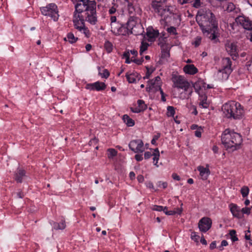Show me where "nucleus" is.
Masks as SVG:
<instances>
[{
  "instance_id": "obj_1",
  "label": "nucleus",
  "mask_w": 252,
  "mask_h": 252,
  "mask_svg": "<svg viewBox=\"0 0 252 252\" xmlns=\"http://www.w3.org/2000/svg\"><path fill=\"white\" fill-rule=\"evenodd\" d=\"M73 23L74 28L87 38L91 36V32L85 26V22L92 25L97 23L96 12V2L94 0H80L75 6Z\"/></svg>"
},
{
  "instance_id": "obj_2",
  "label": "nucleus",
  "mask_w": 252,
  "mask_h": 252,
  "mask_svg": "<svg viewBox=\"0 0 252 252\" xmlns=\"http://www.w3.org/2000/svg\"><path fill=\"white\" fill-rule=\"evenodd\" d=\"M196 21L204 35L212 40L216 38L218 22L215 16L210 10L201 9L198 10Z\"/></svg>"
},
{
  "instance_id": "obj_3",
  "label": "nucleus",
  "mask_w": 252,
  "mask_h": 252,
  "mask_svg": "<svg viewBox=\"0 0 252 252\" xmlns=\"http://www.w3.org/2000/svg\"><path fill=\"white\" fill-rule=\"evenodd\" d=\"M151 5L153 11L161 17L160 24L167 25L173 15L172 6L167 4V0H153Z\"/></svg>"
},
{
  "instance_id": "obj_4",
  "label": "nucleus",
  "mask_w": 252,
  "mask_h": 252,
  "mask_svg": "<svg viewBox=\"0 0 252 252\" xmlns=\"http://www.w3.org/2000/svg\"><path fill=\"white\" fill-rule=\"evenodd\" d=\"M242 142L241 136L229 129H225L222 133V144L229 152H233L238 149Z\"/></svg>"
},
{
  "instance_id": "obj_5",
  "label": "nucleus",
  "mask_w": 252,
  "mask_h": 252,
  "mask_svg": "<svg viewBox=\"0 0 252 252\" xmlns=\"http://www.w3.org/2000/svg\"><path fill=\"white\" fill-rule=\"evenodd\" d=\"M223 113L228 118L240 119L244 115V110L242 105L235 101H229L222 107Z\"/></svg>"
},
{
  "instance_id": "obj_6",
  "label": "nucleus",
  "mask_w": 252,
  "mask_h": 252,
  "mask_svg": "<svg viewBox=\"0 0 252 252\" xmlns=\"http://www.w3.org/2000/svg\"><path fill=\"white\" fill-rule=\"evenodd\" d=\"M173 83V87L184 91V94L181 93L180 97L182 99L188 98L192 94V90L190 83L182 76H174L172 78Z\"/></svg>"
},
{
  "instance_id": "obj_7",
  "label": "nucleus",
  "mask_w": 252,
  "mask_h": 252,
  "mask_svg": "<svg viewBox=\"0 0 252 252\" xmlns=\"http://www.w3.org/2000/svg\"><path fill=\"white\" fill-rule=\"evenodd\" d=\"M231 65L232 62L230 58H223L220 62V67L214 74L215 79L220 81L227 80L233 70Z\"/></svg>"
},
{
  "instance_id": "obj_8",
  "label": "nucleus",
  "mask_w": 252,
  "mask_h": 252,
  "mask_svg": "<svg viewBox=\"0 0 252 252\" xmlns=\"http://www.w3.org/2000/svg\"><path fill=\"white\" fill-rule=\"evenodd\" d=\"M127 26L128 35L133 34L135 35H141L144 32V28L139 20L136 17L131 16L126 23Z\"/></svg>"
},
{
  "instance_id": "obj_9",
  "label": "nucleus",
  "mask_w": 252,
  "mask_h": 252,
  "mask_svg": "<svg viewBox=\"0 0 252 252\" xmlns=\"http://www.w3.org/2000/svg\"><path fill=\"white\" fill-rule=\"evenodd\" d=\"M40 11L43 15L49 16L54 21H57L59 15L57 6L53 3L47 4L40 8Z\"/></svg>"
},
{
  "instance_id": "obj_10",
  "label": "nucleus",
  "mask_w": 252,
  "mask_h": 252,
  "mask_svg": "<svg viewBox=\"0 0 252 252\" xmlns=\"http://www.w3.org/2000/svg\"><path fill=\"white\" fill-rule=\"evenodd\" d=\"M236 22L241 25L245 29L250 31L248 35V39L252 42V22L250 19L243 16H239L235 19Z\"/></svg>"
},
{
  "instance_id": "obj_11",
  "label": "nucleus",
  "mask_w": 252,
  "mask_h": 252,
  "mask_svg": "<svg viewBox=\"0 0 252 252\" xmlns=\"http://www.w3.org/2000/svg\"><path fill=\"white\" fill-rule=\"evenodd\" d=\"M111 27V31L116 35H128L127 26L120 23H118Z\"/></svg>"
},
{
  "instance_id": "obj_12",
  "label": "nucleus",
  "mask_w": 252,
  "mask_h": 252,
  "mask_svg": "<svg viewBox=\"0 0 252 252\" xmlns=\"http://www.w3.org/2000/svg\"><path fill=\"white\" fill-rule=\"evenodd\" d=\"M128 146L129 149L135 153H143L145 151L143 142L140 139L131 141L129 143Z\"/></svg>"
},
{
  "instance_id": "obj_13",
  "label": "nucleus",
  "mask_w": 252,
  "mask_h": 252,
  "mask_svg": "<svg viewBox=\"0 0 252 252\" xmlns=\"http://www.w3.org/2000/svg\"><path fill=\"white\" fill-rule=\"evenodd\" d=\"M192 86L198 94L205 93L207 89L212 88L213 87L210 85L206 84L204 81L201 79H198L197 81L192 84Z\"/></svg>"
},
{
  "instance_id": "obj_14",
  "label": "nucleus",
  "mask_w": 252,
  "mask_h": 252,
  "mask_svg": "<svg viewBox=\"0 0 252 252\" xmlns=\"http://www.w3.org/2000/svg\"><path fill=\"white\" fill-rule=\"evenodd\" d=\"M225 48L227 52L233 59H235L238 57L239 49L236 43L227 41L225 44Z\"/></svg>"
},
{
  "instance_id": "obj_15",
  "label": "nucleus",
  "mask_w": 252,
  "mask_h": 252,
  "mask_svg": "<svg viewBox=\"0 0 252 252\" xmlns=\"http://www.w3.org/2000/svg\"><path fill=\"white\" fill-rule=\"evenodd\" d=\"M212 220L208 217H203L198 222V227L200 231L206 232L209 230L212 226Z\"/></svg>"
},
{
  "instance_id": "obj_16",
  "label": "nucleus",
  "mask_w": 252,
  "mask_h": 252,
  "mask_svg": "<svg viewBox=\"0 0 252 252\" xmlns=\"http://www.w3.org/2000/svg\"><path fill=\"white\" fill-rule=\"evenodd\" d=\"M106 86L103 82L96 81L93 83H89L86 85L85 88L90 91H101L105 89Z\"/></svg>"
},
{
  "instance_id": "obj_17",
  "label": "nucleus",
  "mask_w": 252,
  "mask_h": 252,
  "mask_svg": "<svg viewBox=\"0 0 252 252\" xmlns=\"http://www.w3.org/2000/svg\"><path fill=\"white\" fill-rule=\"evenodd\" d=\"M127 9L128 12L131 14L135 15H141L142 13V9L136 2H130L128 1Z\"/></svg>"
},
{
  "instance_id": "obj_18",
  "label": "nucleus",
  "mask_w": 252,
  "mask_h": 252,
  "mask_svg": "<svg viewBox=\"0 0 252 252\" xmlns=\"http://www.w3.org/2000/svg\"><path fill=\"white\" fill-rule=\"evenodd\" d=\"M160 78L157 76L154 79L150 80L148 83L149 90L158 91L160 87Z\"/></svg>"
},
{
  "instance_id": "obj_19",
  "label": "nucleus",
  "mask_w": 252,
  "mask_h": 252,
  "mask_svg": "<svg viewBox=\"0 0 252 252\" xmlns=\"http://www.w3.org/2000/svg\"><path fill=\"white\" fill-rule=\"evenodd\" d=\"M197 168L199 172V175L201 178L203 180L207 179L210 173L208 165L206 167L200 165L198 166Z\"/></svg>"
},
{
  "instance_id": "obj_20",
  "label": "nucleus",
  "mask_w": 252,
  "mask_h": 252,
  "mask_svg": "<svg viewBox=\"0 0 252 252\" xmlns=\"http://www.w3.org/2000/svg\"><path fill=\"white\" fill-rule=\"evenodd\" d=\"M230 210L232 214V215L238 219H241L243 217V215L241 213V209L235 204H231L229 205Z\"/></svg>"
},
{
  "instance_id": "obj_21",
  "label": "nucleus",
  "mask_w": 252,
  "mask_h": 252,
  "mask_svg": "<svg viewBox=\"0 0 252 252\" xmlns=\"http://www.w3.org/2000/svg\"><path fill=\"white\" fill-rule=\"evenodd\" d=\"M199 100L200 101L199 106L203 108H207L209 106V102L207 100V97L205 94V93H201L198 94Z\"/></svg>"
},
{
  "instance_id": "obj_22",
  "label": "nucleus",
  "mask_w": 252,
  "mask_h": 252,
  "mask_svg": "<svg viewBox=\"0 0 252 252\" xmlns=\"http://www.w3.org/2000/svg\"><path fill=\"white\" fill-rule=\"evenodd\" d=\"M183 70L186 74L189 75H194L198 72V69L193 64H186Z\"/></svg>"
},
{
  "instance_id": "obj_23",
  "label": "nucleus",
  "mask_w": 252,
  "mask_h": 252,
  "mask_svg": "<svg viewBox=\"0 0 252 252\" xmlns=\"http://www.w3.org/2000/svg\"><path fill=\"white\" fill-rule=\"evenodd\" d=\"M159 32L158 31L154 29H148L147 32V36L148 40L150 42L154 41L155 39L158 36Z\"/></svg>"
},
{
  "instance_id": "obj_24",
  "label": "nucleus",
  "mask_w": 252,
  "mask_h": 252,
  "mask_svg": "<svg viewBox=\"0 0 252 252\" xmlns=\"http://www.w3.org/2000/svg\"><path fill=\"white\" fill-rule=\"evenodd\" d=\"M220 7H222V8L224 10L227 11L228 12H230L235 9V5L233 3H232V2L226 3L225 2V1H224V3Z\"/></svg>"
},
{
  "instance_id": "obj_25",
  "label": "nucleus",
  "mask_w": 252,
  "mask_h": 252,
  "mask_svg": "<svg viewBox=\"0 0 252 252\" xmlns=\"http://www.w3.org/2000/svg\"><path fill=\"white\" fill-rule=\"evenodd\" d=\"M126 76L129 83H133L136 82L138 77V73L136 72L127 73Z\"/></svg>"
},
{
  "instance_id": "obj_26",
  "label": "nucleus",
  "mask_w": 252,
  "mask_h": 252,
  "mask_svg": "<svg viewBox=\"0 0 252 252\" xmlns=\"http://www.w3.org/2000/svg\"><path fill=\"white\" fill-rule=\"evenodd\" d=\"M153 162L155 166H156L157 167H159V165L158 163V161L159 160L160 155H159V150L158 148L154 149V152L153 153Z\"/></svg>"
},
{
  "instance_id": "obj_27",
  "label": "nucleus",
  "mask_w": 252,
  "mask_h": 252,
  "mask_svg": "<svg viewBox=\"0 0 252 252\" xmlns=\"http://www.w3.org/2000/svg\"><path fill=\"white\" fill-rule=\"evenodd\" d=\"M66 227L64 220H62L60 222H53V227L55 230H63Z\"/></svg>"
},
{
  "instance_id": "obj_28",
  "label": "nucleus",
  "mask_w": 252,
  "mask_h": 252,
  "mask_svg": "<svg viewBox=\"0 0 252 252\" xmlns=\"http://www.w3.org/2000/svg\"><path fill=\"white\" fill-rule=\"evenodd\" d=\"M25 171L19 169L15 174V178L17 182L21 183L22 181V178L25 176Z\"/></svg>"
},
{
  "instance_id": "obj_29",
  "label": "nucleus",
  "mask_w": 252,
  "mask_h": 252,
  "mask_svg": "<svg viewBox=\"0 0 252 252\" xmlns=\"http://www.w3.org/2000/svg\"><path fill=\"white\" fill-rule=\"evenodd\" d=\"M123 120L128 126H132L134 125V121L127 115L123 116Z\"/></svg>"
},
{
  "instance_id": "obj_30",
  "label": "nucleus",
  "mask_w": 252,
  "mask_h": 252,
  "mask_svg": "<svg viewBox=\"0 0 252 252\" xmlns=\"http://www.w3.org/2000/svg\"><path fill=\"white\" fill-rule=\"evenodd\" d=\"M64 40L68 41L69 43L72 44L76 42L78 38L75 37L73 33L69 32L67 34L66 37L64 38Z\"/></svg>"
},
{
  "instance_id": "obj_31",
  "label": "nucleus",
  "mask_w": 252,
  "mask_h": 252,
  "mask_svg": "<svg viewBox=\"0 0 252 252\" xmlns=\"http://www.w3.org/2000/svg\"><path fill=\"white\" fill-rule=\"evenodd\" d=\"M98 74L101 77V78H107L109 76V72L107 69H104L102 70V72H101V69L100 67H98Z\"/></svg>"
},
{
  "instance_id": "obj_32",
  "label": "nucleus",
  "mask_w": 252,
  "mask_h": 252,
  "mask_svg": "<svg viewBox=\"0 0 252 252\" xmlns=\"http://www.w3.org/2000/svg\"><path fill=\"white\" fill-rule=\"evenodd\" d=\"M175 113V108L173 106H168L167 107L166 115L168 117H173Z\"/></svg>"
},
{
  "instance_id": "obj_33",
  "label": "nucleus",
  "mask_w": 252,
  "mask_h": 252,
  "mask_svg": "<svg viewBox=\"0 0 252 252\" xmlns=\"http://www.w3.org/2000/svg\"><path fill=\"white\" fill-rule=\"evenodd\" d=\"M241 193L243 197H247L250 192L249 188L247 186H243L240 190Z\"/></svg>"
},
{
  "instance_id": "obj_34",
  "label": "nucleus",
  "mask_w": 252,
  "mask_h": 252,
  "mask_svg": "<svg viewBox=\"0 0 252 252\" xmlns=\"http://www.w3.org/2000/svg\"><path fill=\"white\" fill-rule=\"evenodd\" d=\"M191 2L193 7L198 8L201 6L203 3L204 0H192Z\"/></svg>"
},
{
  "instance_id": "obj_35",
  "label": "nucleus",
  "mask_w": 252,
  "mask_h": 252,
  "mask_svg": "<svg viewBox=\"0 0 252 252\" xmlns=\"http://www.w3.org/2000/svg\"><path fill=\"white\" fill-rule=\"evenodd\" d=\"M229 235L230 237V239L233 242H235L238 241V239L237 238L236 231L234 230H231L229 231Z\"/></svg>"
},
{
  "instance_id": "obj_36",
  "label": "nucleus",
  "mask_w": 252,
  "mask_h": 252,
  "mask_svg": "<svg viewBox=\"0 0 252 252\" xmlns=\"http://www.w3.org/2000/svg\"><path fill=\"white\" fill-rule=\"evenodd\" d=\"M138 106L142 111H143L147 108V105L143 100L139 99L137 101Z\"/></svg>"
},
{
  "instance_id": "obj_37",
  "label": "nucleus",
  "mask_w": 252,
  "mask_h": 252,
  "mask_svg": "<svg viewBox=\"0 0 252 252\" xmlns=\"http://www.w3.org/2000/svg\"><path fill=\"white\" fill-rule=\"evenodd\" d=\"M148 46H149V44L145 42L144 41H142L141 42L140 51H139L140 54L141 55H142L143 54V53H144L145 51L147 50Z\"/></svg>"
},
{
  "instance_id": "obj_38",
  "label": "nucleus",
  "mask_w": 252,
  "mask_h": 252,
  "mask_svg": "<svg viewBox=\"0 0 252 252\" xmlns=\"http://www.w3.org/2000/svg\"><path fill=\"white\" fill-rule=\"evenodd\" d=\"M104 47L108 53H110L113 50L112 44L108 41L105 42Z\"/></svg>"
},
{
  "instance_id": "obj_39",
  "label": "nucleus",
  "mask_w": 252,
  "mask_h": 252,
  "mask_svg": "<svg viewBox=\"0 0 252 252\" xmlns=\"http://www.w3.org/2000/svg\"><path fill=\"white\" fill-rule=\"evenodd\" d=\"M108 151V157L109 158H112L113 157L116 156L117 154V152L114 149H109L107 150Z\"/></svg>"
},
{
  "instance_id": "obj_40",
  "label": "nucleus",
  "mask_w": 252,
  "mask_h": 252,
  "mask_svg": "<svg viewBox=\"0 0 252 252\" xmlns=\"http://www.w3.org/2000/svg\"><path fill=\"white\" fill-rule=\"evenodd\" d=\"M201 38L199 36H197L195 37L193 41L192 42V44L194 45L195 47H198L201 43Z\"/></svg>"
},
{
  "instance_id": "obj_41",
  "label": "nucleus",
  "mask_w": 252,
  "mask_h": 252,
  "mask_svg": "<svg viewBox=\"0 0 252 252\" xmlns=\"http://www.w3.org/2000/svg\"><path fill=\"white\" fill-rule=\"evenodd\" d=\"M252 209V206L251 207H244L241 209L242 214H247L250 215L251 214V211Z\"/></svg>"
},
{
  "instance_id": "obj_42",
  "label": "nucleus",
  "mask_w": 252,
  "mask_h": 252,
  "mask_svg": "<svg viewBox=\"0 0 252 252\" xmlns=\"http://www.w3.org/2000/svg\"><path fill=\"white\" fill-rule=\"evenodd\" d=\"M110 26L111 27L113 26V24H116L118 23H119L117 20V17L116 16H111L110 17Z\"/></svg>"
},
{
  "instance_id": "obj_43",
  "label": "nucleus",
  "mask_w": 252,
  "mask_h": 252,
  "mask_svg": "<svg viewBox=\"0 0 252 252\" xmlns=\"http://www.w3.org/2000/svg\"><path fill=\"white\" fill-rule=\"evenodd\" d=\"M160 134L159 133H158L157 134L155 135L151 141V143L153 145H156L157 140L160 137Z\"/></svg>"
},
{
  "instance_id": "obj_44",
  "label": "nucleus",
  "mask_w": 252,
  "mask_h": 252,
  "mask_svg": "<svg viewBox=\"0 0 252 252\" xmlns=\"http://www.w3.org/2000/svg\"><path fill=\"white\" fill-rule=\"evenodd\" d=\"M167 31L170 34L175 35L177 34L176 29L173 27H170L167 28Z\"/></svg>"
},
{
  "instance_id": "obj_45",
  "label": "nucleus",
  "mask_w": 252,
  "mask_h": 252,
  "mask_svg": "<svg viewBox=\"0 0 252 252\" xmlns=\"http://www.w3.org/2000/svg\"><path fill=\"white\" fill-rule=\"evenodd\" d=\"M152 210L154 211L161 212L163 210V207L162 206L154 205L152 207Z\"/></svg>"
},
{
  "instance_id": "obj_46",
  "label": "nucleus",
  "mask_w": 252,
  "mask_h": 252,
  "mask_svg": "<svg viewBox=\"0 0 252 252\" xmlns=\"http://www.w3.org/2000/svg\"><path fill=\"white\" fill-rule=\"evenodd\" d=\"M153 71V70L152 69L151 70L150 69L147 68V72L145 76L144 77V79H148L150 77L151 74L152 73Z\"/></svg>"
},
{
  "instance_id": "obj_47",
  "label": "nucleus",
  "mask_w": 252,
  "mask_h": 252,
  "mask_svg": "<svg viewBox=\"0 0 252 252\" xmlns=\"http://www.w3.org/2000/svg\"><path fill=\"white\" fill-rule=\"evenodd\" d=\"M199 236L197 235L196 232H192L191 234V238L194 241H197L199 239Z\"/></svg>"
},
{
  "instance_id": "obj_48",
  "label": "nucleus",
  "mask_w": 252,
  "mask_h": 252,
  "mask_svg": "<svg viewBox=\"0 0 252 252\" xmlns=\"http://www.w3.org/2000/svg\"><path fill=\"white\" fill-rule=\"evenodd\" d=\"M202 129L201 128H197L195 131L194 134L197 137H200L201 136Z\"/></svg>"
},
{
  "instance_id": "obj_49",
  "label": "nucleus",
  "mask_w": 252,
  "mask_h": 252,
  "mask_svg": "<svg viewBox=\"0 0 252 252\" xmlns=\"http://www.w3.org/2000/svg\"><path fill=\"white\" fill-rule=\"evenodd\" d=\"M98 2L100 3V4L106 6L110 0H97Z\"/></svg>"
},
{
  "instance_id": "obj_50",
  "label": "nucleus",
  "mask_w": 252,
  "mask_h": 252,
  "mask_svg": "<svg viewBox=\"0 0 252 252\" xmlns=\"http://www.w3.org/2000/svg\"><path fill=\"white\" fill-rule=\"evenodd\" d=\"M227 245H228V242H227V241H226L225 240H222L221 243V246L220 247V250L221 251L222 250H223L222 247H225Z\"/></svg>"
},
{
  "instance_id": "obj_51",
  "label": "nucleus",
  "mask_w": 252,
  "mask_h": 252,
  "mask_svg": "<svg viewBox=\"0 0 252 252\" xmlns=\"http://www.w3.org/2000/svg\"><path fill=\"white\" fill-rule=\"evenodd\" d=\"M130 110L132 112L135 113H138L142 111L138 107H136L135 108H131Z\"/></svg>"
},
{
  "instance_id": "obj_52",
  "label": "nucleus",
  "mask_w": 252,
  "mask_h": 252,
  "mask_svg": "<svg viewBox=\"0 0 252 252\" xmlns=\"http://www.w3.org/2000/svg\"><path fill=\"white\" fill-rule=\"evenodd\" d=\"M158 90H159V91H160L162 101L165 102L166 101V98H165L164 94L162 89L161 88H160L159 89H158Z\"/></svg>"
},
{
  "instance_id": "obj_53",
  "label": "nucleus",
  "mask_w": 252,
  "mask_h": 252,
  "mask_svg": "<svg viewBox=\"0 0 252 252\" xmlns=\"http://www.w3.org/2000/svg\"><path fill=\"white\" fill-rule=\"evenodd\" d=\"M158 186L159 187H162L163 189H165L167 187V183L166 182H159Z\"/></svg>"
},
{
  "instance_id": "obj_54",
  "label": "nucleus",
  "mask_w": 252,
  "mask_h": 252,
  "mask_svg": "<svg viewBox=\"0 0 252 252\" xmlns=\"http://www.w3.org/2000/svg\"><path fill=\"white\" fill-rule=\"evenodd\" d=\"M178 1L181 4H184L187 3H191L193 2L192 0H178Z\"/></svg>"
},
{
  "instance_id": "obj_55",
  "label": "nucleus",
  "mask_w": 252,
  "mask_h": 252,
  "mask_svg": "<svg viewBox=\"0 0 252 252\" xmlns=\"http://www.w3.org/2000/svg\"><path fill=\"white\" fill-rule=\"evenodd\" d=\"M152 156H153V154L150 152H146L144 153V158L146 159H149Z\"/></svg>"
},
{
  "instance_id": "obj_56",
  "label": "nucleus",
  "mask_w": 252,
  "mask_h": 252,
  "mask_svg": "<svg viewBox=\"0 0 252 252\" xmlns=\"http://www.w3.org/2000/svg\"><path fill=\"white\" fill-rule=\"evenodd\" d=\"M135 158L137 161H140L143 159V158L142 155L137 154L135 156Z\"/></svg>"
},
{
  "instance_id": "obj_57",
  "label": "nucleus",
  "mask_w": 252,
  "mask_h": 252,
  "mask_svg": "<svg viewBox=\"0 0 252 252\" xmlns=\"http://www.w3.org/2000/svg\"><path fill=\"white\" fill-rule=\"evenodd\" d=\"M116 8H115L114 7H111V8L109 9V11H108V12H109V13L110 14L112 15V14H115V12H116Z\"/></svg>"
},
{
  "instance_id": "obj_58",
  "label": "nucleus",
  "mask_w": 252,
  "mask_h": 252,
  "mask_svg": "<svg viewBox=\"0 0 252 252\" xmlns=\"http://www.w3.org/2000/svg\"><path fill=\"white\" fill-rule=\"evenodd\" d=\"M172 178H173V179L175 180H177V181H179L180 180L181 178L179 176H178L177 174L176 173H173L172 175Z\"/></svg>"
},
{
  "instance_id": "obj_59",
  "label": "nucleus",
  "mask_w": 252,
  "mask_h": 252,
  "mask_svg": "<svg viewBox=\"0 0 252 252\" xmlns=\"http://www.w3.org/2000/svg\"><path fill=\"white\" fill-rule=\"evenodd\" d=\"M137 179L139 183H142L144 180L143 176L141 175H138L137 177Z\"/></svg>"
},
{
  "instance_id": "obj_60",
  "label": "nucleus",
  "mask_w": 252,
  "mask_h": 252,
  "mask_svg": "<svg viewBox=\"0 0 252 252\" xmlns=\"http://www.w3.org/2000/svg\"><path fill=\"white\" fill-rule=\"evenodd\" d=\"M146 186L147 188L150 189H153L154 188V185L153 183L151 182H149L146 183Z\"/></svg>"
},
{
  "instance_id": "obj_61",
  "label": "nucleus",
  "mask_w": 252,
  "mask_h": 252,
  "mask_svg": "<svg viewBox=\"0 0 252 252\" xmlns=\"http://www.w3.org/2000/svg\"><path fill=\"white\" fill-rule=\"evenodd\" d=\"M216 247V242L213 241L210 245V249L213 250V249H215Z\"/></svg>"
},
{
  "instance_id": "obj_62",
  "label": "nucleus",
  "mask_w": 252,
  "mask_h": 252,
  "mask_svg": "<svg viewBox=\"0 0 252 252\" xmlns=\"http://www.w3.org/2000/svg\"><path fill=\"white\" fill-rule=\"evenodd\" d=\"M165 214L167 215H173L176 214V211L174 210L168 211L165 212Z\"/></svg>"
},
{
  "instance_id": "obj_63",
  "label": "nucleus",
  "mask_w": 252,
  "mask_h": 252,
  "mask_svg": "<svg viewBox=\"0 0 252 252\" xmlns=\"http://www.w3.org/2000/svg\"><path fill=\"white\" fill-rule=\"evenodd\" d=\"M250 231L248 230L247 231V233H246L245 238L246 240H250L251 239V235L248 234V233H250Z\"/></svg>"
},
{
  "instance_id": "obj_64",
  "label": "nucleus",
  "mask_w": 252,
  "mask_h": 252,
  "mask_svg": "<svg viewBox=\"0 0 252 252\" xmlns=\"http://www.w3.org/2000/svg\"><path fill=\"white\" fill-rule=\"evenodd\" d=\"M129 178L131 180H133L135 178V173L133 171H131L129 174Z\"/></svg>"
}]
</instances>
